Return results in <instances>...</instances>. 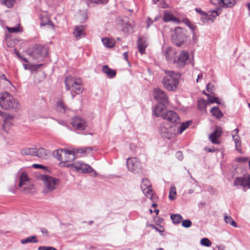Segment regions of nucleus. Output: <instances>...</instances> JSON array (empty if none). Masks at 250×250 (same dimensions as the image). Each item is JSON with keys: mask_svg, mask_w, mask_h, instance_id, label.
Segmentation results:
<instances>
[{"mask_svg": "<svg viewBox=\"0 0 250 250\" xmlns=\"http://www.w3.org/2000/svg\"><path fill=\"white\" fill-rule=\"evenodd\" d=\"M36 178L42 182V192L44 194L51 193L57 188L60 182V179L46 174L40 173L36 176Z\"/></svg>", "mask_w": 250, "mask_h": 250, "instance_id": "f257e3e1", "label": "nucleus"}, {"mask_svg": "<svg viewBox=\"0 0 250 250\" xmlns=\"http://www.w3.org/2000/svg\"><path fill=\"white\" fill-rule=\"evenodd\" d=\"M166 75L162 83L164 87L168 91H175L178 88L181 74L173 71L165 70Z\"/></svg>", "mask_w": 250, "mask_h": 250, "instance_id": "f03ea898", "label": "nucleus"}, {"mask_svg": "<svg viewBox=\"0 0 250 250\" xmlns=\"http://www.w3.org/2000/svg\"><path fill=\"white\" fill-rule=\"evenodd\" d=\"M16 182L18 187L21 191L29 193L35 191V187L32 178L28 175V173H18Z\"/></svg>", "mask_w": 250, "mask_h": 250, "instance_id": "7ed1b4c3", "label": "nucleus"}, {"mask_svg": "<svg viewBox=\"0 0 250 250\" xmlns=\"http://www.w3.org/2000/svg\"><path fill=\"white\" fill-rule=\"evenodd\" d=\"M0 106L5 110L19 109L20 108L19 101L7 92L0 93Z\"/></svg>", "mask_w": 250, "mask_h": 250, "instance_id": "20e7f679", "label": "nucleus"}, {"mask_svg": "<svg viewBox=\"0 0 250 250\" xmlns=\"http://www.w3.org/2000/svg\"><path fill=\"white\" fill-rule=\"evenodd\" d=\"M154 114L157 117H162L163 119L166 120L171 123H179L180 119L178 114L171 110L166 111L165 107L157 105L153 110Z\"/></svg>", "mask_w": 250, "mask_h": 250, "instance_id": "39448f33", "label": "nucleus"}, {"mask_svg": "<svg viewBox=\"0 0 250 250\" xmlns=\"http://www.w3.org/2000/svg\"><path fill=\"white\" fill-rule=\"evenodd\" d=\"M65 84L67 90H70L72 99L74 98L75 96L73 93L77 94L81 93L83 88L82 86V81L81 79H77L71 76H67L65 78Z\"/></svg>", "mask_w": 250, "mask_h": 250, "instance_id": "423d86ee", "label": "nucleus"}, {"mask_svg": "<svg viewBox=\"0 0 250 250\" xmlns=\"http://www.w3.org/2000/svg\"><path fill=\"white\" fill-rule=\"evenodd\" d=\"M69 162L62 160L58 164V166L61 167L68 168L72 171L81 170L82 172H94V169L90 166L82 162H77L74 164H70Z\"/></svg>", "mask_w": 250, "mask_h": 250, "instance_id": "0eeeda50", "label": "nucleus"}, {"mask_svg": "<svg viewBox=\"0 0 250 250\" xmlns=\"http://www.w3.org/2000/svg\"><path fill=\"white\" fill-rule=\"evenodd\" d=\"M171 38L173 43L178 47L184 45L188 41V37L184 31L179 27H176L172 32Z\"/></svg>", "mask_w": 250, "mask_h": 250, "instance_id": "6e6552de", "label": "nucleus"}, {"mask_svg": "<svg viewBox=\"0 0 250 250\" xmlns=\"http://www.w3.org/2000/svg\"><path fill=\"white\" fill-rule=\"evenodd\" d=\"M159 133L163 138L170 139L176 134V130L174 127L168 123H162L159 127Z\"/></svg>", "mask_w": 250, "mask_h": 250, "instance_id": "1a4fd4ad", "label": "nucleus"}, {"mask_svg": "<svg viewBox=\"0 0 250 250\" xmlns=\"http://www.w3.org/2000/svg\"><path fill=\"white\" fill-rule=\"evenodd\" d=\"M141 188L145 195L150 199L152 202H154L156 194L153 193L152 189L151 184L147 178H144L142 180Z\"/></svg>", "mask_w": 250, "mask_h": 250, "instance_id": "9d476101", "label": "nucleus"}, {"mask_svg": "<svg viewBox=\"0 0 250 250\" xmlns=\"http://www.w3.org/2000/svg\"><path fill=\"white\" fill-rule=\"evenodd\" d=\"M153 95L155 99L159 103L158 105L165 107L168 104V97L166 92L163 90L159 88H155L153 91Z\"/></svg>", "mask_w": 250, "mask_h": 250, "instance_id": "9b49d317", "label": "nucleus"}, {"mask_svg": "<svg viewBox=\"0 0 250 250\" xmlns=\"http://www.w3.org/2000/svg\"><path fill=\"white\" fill-rule=\"evenodd\" d=\"M48 51L47 47L38 44L33 47L32 50L29 52V55L33 59L37 60L45 57L48 54Z\"/></svg>", "mask_w": 250, "mask_h": 250, "instance_id": "f8f14e48", "label": "nucleus"}, {"mask_svg": "<svg viewBox=\"0 0 250 250\" xmlns=\"http://www.w3.org/2000/svg\"><path fill=\"white\" fill-rule=\"evenodd\" d=\"M70 124L76 129L83 130L85 129L86 123L85 121L79 116H75L72 118Z\"/></svg>", "mask_w": 250, "mask_h": 250, "instance_id": "ddd939ff", "label": "nucleus"}, {"mask_svg": "<svg viewBox=\"0 0 250 250\" xmlns=\"http://www.w3.org/2000/svg\"><path fill=\"white\" fill-rule=\"evenodd\" d=\"M126 166L128 170L131 172L139 170L141 169V162L137 158H128L126 160Z\"/></svg>", "mask_w": 250, "mask_h": 250, "instance_id": "4468645a", "label": "nucleus"}, {"mask_svg": "<svg viewBox=\"0 0 250 250\" xmlns=\"http://www.w3.org/2000/svg\"><path fill=\"white\" fill-rule=\"evenodd\" d=\"M195 11L203 16L202 20L203 22H205V21H213L214 18L216 17L219 15L218 12L216 10L205 12L203 11L201 8H196Z\"/></svg>", "mask_w": 250, "mask_h": 250, "instance_id": "2eb2a0df", "label": "nucleus"}, {"mask_svg": "<svg viewBox=\"0 0 250 250\" xmlns=\"http://www.w3.org/2000/svg\"><path fill=\"white\" fill-rule=\"evenodd\" d=\"M163 53L168 62L174 63L176 58V51L175 48L171 47H167L163 49Z\"/></svg>", "mask_w": 250, "mask_h": 250, "instance_id": "dca6fc26", "label": "nucleus"}, {"mask_svg": "<svg viewBox=\"0 0 250 250\" xmlns=\"http://www.w3.org/2000/svg\"><path fill=\"white\" fill-rule=\"evenodd\" d=\"M234 185L243 188L247 187L250 188V177L245 176L243 177H237L234 181Z\"/></svg>", "mask_w": 250, "mask_h": 250, "instance_id": "f3484780", "label": "nucleus"}, {"mask_svg": "<svg viewBox=\"0 0 250 250\" xmlns=\"http://www.w3.org/2000/svg\"><path fill=\"white\" fill-rule=\"evenodd\" d=\"M189 54L187 51H183L178 55V58H176L174 63H176L180 67H184L189 59Z\"/></svg>", "mask_w": 250, "mask_h": 250, "instance_id": "a211bd4d", "label": "nucleus"}, {"mask_svg": "<svg viewBox=\"0 0 250 250\" xmlns=\"http://www.w3.org/2000/svg\"><path fill=\"white\" fill-rule=\"evenodd\" d=\"M148 45L147 39L145 37H139L137 41V47L141 54L145 53L146 47Z\"/></svg>", "mask_w": 250, "mask_h": 250, "instance_id": "6ab92c4d", "label": "nucleus"}, {"mask_svg": "<svg viewBox=\"0 0 250 250\" xmlns=\"http://www.w3.org/2000/svg\"><path fill=\"white\" fill-rule=\"evenodd\" d=\"M63 160L64 161L71 162L73 161L76 158L74 149L71 150L63 149Z\"/></svg>", "mask_w": 250, "mask_h": 250, "instance_id": "aec40b11", "label": "nucleus"}, {"mask_svg": "<svg viewBox=\"0 0 250 250\" xmlns=\"http://www.w3.org/2000/svg\"><path fill=\"white\" fill-rule=\"evenodd\" d=\"M163 20L165 22L172 21L177 23L180 22L179 19L174 17L171 12L167 10L164 12Z\"/></svg>", "mask_w": 250, "mask_h": 250, "instance_id": "412c9836", "label": "nucleus"}, {"mask_svg": "<svg viewBox=\"0 0 250 250\" xmlns=\"http://www.w3.org/2000/svg\"><path fill=\"white\" fill-rule=\"evenodd\" d=\"M57 110L62 113L69 114L71 111V109L68 108L62 101H59L56 104Z\"/></svg>", "mask_w": 250, "mask_h": 250, "instance_id": "4be33fe9", "label": "nucleus"}, {"mask_svg": "<svg viewBox=\"0 0 250 250\" xmlns=\"http://www.w3.org/2000/svg\"><path fill=\"white\" fill-rule=\"evenodd\" d=\"M221 129L219 127H217L216 129L210 134L209 138L213 144H219V142L217 140V138L221 136Z\"/></svg>", "mask_w": 250, "mask_h": 250, "instance_id": "5701e85b", "label": "nucleus"}, {"mask_svg": "<svg viewBox=\"0 0 250 250\" xmlns=\"http://www.w3.org/2000/svg\"><path fill=\"white\" fill-rule=\"evenodd\" d=\"M84 28L83 26L80 25L75 27L73 31V35L77 40H79L84 36Z\"/></svg>", "mask_w": 250, "mask_h": 250, "instance_id": "b1692460", "label": "nucleus"}, {"mask_svg": "<svg viewBox=\"0 0 250 250\" xmlns=\"http://www.w3.org/2000/svg\"><path fill=\"white\" fill-rule=\"evenodd\" d=\"M102 71L109 78H113L116 76L115 70L110 68L107 65H104L103 66Z\"/></svg>", "mask_w": 250, "mask_h": 250, "instance_id": "393cba45", "label": "nucleus"}, {"mask_svg": "<svg viewBox=\"0 0 250 250\" xmlns=\"http://www.w3.org/2000/svg\"><path fill=\"white\" fill-rule=\"evenodd\" d=\"M74 149L75 155L77 153L88 155L90 153L92 150H93V148L91 147H85Z\"/></svg>", "mask_w": 250, "mask_h": 250, "instance_id": "a878e982", "label": "nucleus"}, {"mask_svg": "<svg viewBox=\"0 0 250 250\" xmlns=\"http://www.w3.org/2000/svg\"><path fill=\"white\" fill-rule=\"evenodd\" d=\"M36 153V148H24L21 150V153L22 155L35 156Z\"/></svg>", "mask_w": 250, "mask_h": 250, "instance_id": "bb28decb", "label": "nucleus"}, {"mask_svg": "<svg viewBox=\"0 0 250 250\" xmlns=\"http://www.w3.org/2000/svg\"><path fill=\"white\" fill-rule=\"evenodd\" d=\"M210 111L212 116L217 119H220L223 116V113L217 106L212 107Z\"/></svg>", "mask_w": 250, "mask_h": 250, "instance_id": "cd10ccee", "label": "nucleus"}, {"mask_svg": "<svg viewBox=\"0 0 250 250\" xmlns=\"http://www.w3.org/2000/svg\"><path fill=\"white\" fill-rule=\"evenodd\" d=\"M48 151L44 148H41L39 149L36 148V153L35 156L42 159H44L48 155Z\"/></svg>", "mask_w": 250, "mask_h": 250, "instance_id": "c85d7f7f", "label": "nucleus"}, {"mask_svg": "<svg viewBox=\"0 0 250 250\" xmlns=\"http://www.w3.org/2000/svg\"><path fill=\"white\" fill-rule=\"evenodd\" d=\"M208 104L207 101L204 99H200L198 101L197 107L201 111H206L207 106Z\"/></svg>", "mask_w": 250, "mask_h": 250, "instance_id": "c756f323", "label": "nucleus"}, {"mask_svg": "<svg viewBox=\"0 0 250 250\" xmlns=\"http://www.w3.org/2000/svg\"><path fill=\"white\" fill-rule=\"evenodd\" d=\"M104 45L108 48H112L114 46L115 41L108 38H105L102 39Z\"/></svg>", "mask_w": 250, "mask_h": 250, "instance_id": "7c9ffc66", "label": "nucleus"}, {"mask_svg": "<svg viewBox=\"0 0 250 250\" xmlns=\"http://www.w3.org/2000/svg\"><path fill=\"white\" fill-rule=\"evenodd\" d=\"M191 122L189 121L182 123L181 125L180 126L177 128L176 134H181L185 130H186L188 127L189 125H190V124H191Z\"/></svg>", "mask_w": 250, "mask_h": 250, "instance_id": "2f4dec72", "label": "nucleus"}, {"mask_svg": "<svg viewBox=\"0 0 250 250\" xmlns=\"http://www.w3.org/2000/svg\"><path fill=\"white\" fill-rule=\"evenodd\" d=\"M38 242V240L37 237L34 235L30 236L21 241V243L22 244H25L28 243H37Z\"/></svg>", "mask_w": 250, "mask_h": 250, "instance_id": "473e14b6", "label": "nucleus"}, {"mask_svg": "<svg viewBox=\"0 0 250 250\" xmlns=\"http://www.w3.org/2000/svg\"><path fill=\"white\" fill-rule=\"evenodd\" d=\"M63 149H59L55 150L53 153V155L58 160L62 161L63 160Z\"/></svg>", "mask_w": 250, "mask_h": 250, "instance_id": "72a5a7b5", "label": "nucleus"}, {"mask_svg": "<svg viewBox=\"0 0 250 250\" xmlns=\"http://www.w3.org/2000/svg\"><path fill=\"white\" fill-rule=\"evenodd\" d=\"M170 218L175 224H179L183 219L182 216L179 214H172L170 215Z\"/></svg>", "mask_w": 250, "mask_h": 250, "instance_id": "f704fd0d", "label": "nucleus"}, {"mask_svg": "<svg viewBox=\"0 0 250 250\" xmlns=\"http://www.w3.org/2000/svg\"><path fill=\"white\" fill-rule=\"evenodd\" d=\"M224 221L226 223L229 224L231 226L236 228L237 227V224L236 222L233 220V219L231 218L230 216H228L226 214L224 216Z\"/></svg>", "mask_w": 250, "mask_h": 250, "instance_id": "c9c22d12", "label": "nucleus"}, {"mask_svg": "<svg viewBox=\"0 0 250 250\" xmlns=\"http://www.w3.org/2000/svg\"><path fill=\"white\" fill-rule=\"evenodd\" d=\"M232 138L235 143V146L236 149L238 151H241V142L240 139V137L236 136Z\"/></svg>", "mask_w": 250, "mask_h": 250, "instance_id": "e433bc0d", "label": "nucleus"}, {"mask_svg": "<svg viewBox=\"0 0 250 250\" xmlns=\"http://www.w3.org/2000/svg\"><path fill=\"white\" fill-rule=\"evenodd\" d=\"M210 1L213 5H223L224 7H229L227 4V2L225 1V0H210Z\"/></svg>", "mask_w": 250, "mask_h": 250, "instance_id": "4c0bfd02", "label": "nucleus"}, {"mask_svg": "<svg viewBox=\"0 0 250 250\" xmlns=\"http://www.w3.org/2000/svg\"><path fill=\"white\" fill-rule=\"evenodd\" d=\"M31 168H34L35 169H42L43 171L46 172H50L51 170L48 168V167L44 166L41 164H34L31 165Z\"/></svg>", "mask_w": 250, "mask_h": 250, "instance_id": "58836bf2", "label": "nucleus"}, {"mask_svg": "<svg viewBox=\"0 0 250 250\" xmlns=\"http://www.w3.org/2000/svg\"><path fill=\"white\" fill-rule=\"evenodd\" d=\"M176 195V188L174 186H171L169 189V199L170 200H173Z\"/></svg>", "mask_w": 250, "mask_h": 250, "instance_id": "ea45409f", "label": "nucleus"}, {"mask_svg": "<svg viewBox=\"0 0 250 250\" xmlns=\"http://www.w3.org/2000/svg\"><path fill=\"white\" fill-rule=\"evenodd\" d=\"M182 21L187 25L188 26L191 30L194 31L196 29V26L193 24H192L190 21L186 18L182 20Z\"/></svg>", "mask_w": 250, "mask_h": 250, "instance_id": "a19ab883", "label": "nucleus"}, {"mask_svg": "<svg viewBox=\"0 0 250 250\" xmlns=\"http://www.w3.org/2000/svg\"><path fill=\"white\" fill-rule=\"evenodd\" d=\"M1 2L3 5H5L8 8H11L12 7L15 2V0H0Z\"/></svg>", "mask_w": 250, "mask_h": 250, "instance_id": "79ce46f5", "label": "nucleus"}, {"mask_svg": "<svg viewBox=\"0 0 250 250\" xmlns=\"http://www.w3.org/2000/svg\"><path fill=\"white\" fill-rule=\"evenodd\" d=\"M207 101L208 103V104H213L214 103L218 104H220V103L217 97L211 96L210 95H209V97H208Z\"/></svg>", "mask_w": 250, "mask_h": 250, "instance_id": "37998d69", "label": "nucleus"}, {"mask_svg": "<svg viewBox=\"0 0 250 250\" xmlns=\"http://www.w3.org/2000/svg\"><path fill=\"white\" fill-rule=\"evenodd\" d=\"M201 245L207 246V247H209L211 245V242L210 241L206 238H204L201 239Z\"/></svg>", "mask_w": 250, "mask_h": 250, "instance_id": "c03bdc74", "label": "nucleus"}, {"mask_svg": "<svg viewBox=\"0 0 250 250\" xmlns=\"http://www.w3.org/2000/svg\"><path fill=\"white\" fill-rule=\"evenodd\" d=\"M192 223L190 220L188 219L182 221V226L186 228H188L191 227Z\"/></svg>", "mask_w": 250, "mask_h": 250, "instance_id": "a18cd8bd", "label": "nucleus"}, {"mask_svg": "<svg viewBox=\"0 0 250 250\" xmlns=\"http://www.w3.org/2000/svg\"><path fill=\"white\" fill-rule=\"evenodd\" d=\"M51 23L52 22L47 17L45 18L44 20L43 18L41 19V25L44 26L47 24H51Z\"/></svg>", "mask_w": 250, "mask_h": 250, "instance_id": "49530a36", "label": "nucleus"}, {"mask_svg": "<svg viewBox=\"0 0 250 250\" xmlns=\"http://www.w3.org/2000/svg\"><path fill=\"white\" fill-rule=\"evenodd\" d=\"M7 30L10 33H17L21 31V29L19 27H7Z\"/></svg>", "mask_w": 250, "mask_h": 250, "instance_id": "de8ad7c7", "label": "nucleus"}, {"mask_svg": "<svg viewBox=\"0 0 250 250\" xmlns=\"http://www.w3.org/2000/svg\"><path fill=\"white\" fill-rule=\"evenodd\" d=\"M31 165L30 166H25L23 167H22L20 171L21 172H26V171H31Z\"/></svg>", "mask_w": 250, "mask_h": 250, "instance_id": "09e8293b", "label": "nucleus"}, {"mask_svg": "<svg viewBox=\"0 0 250 250\" xmlns=\"http://www.w3.org/2000/svg\"><path fill=\"white\" fill-rule=\"evenodd\" d=\"M91 3H95L96 4H104L107 2L108 0H89Z\"/></svg>", "mask_w": 250, "mask_h": 250, "instance_id": "8fccbe9b", "label": "nucleus"}, {"mask_svg": "<svg viewBox=\"0 0 250 250\" xmlns=\"http://www.w3.org/2000/svg\"><path fill=\"white\" fill-rule=\"evenodd\" d=\"M237 0H225L227 2L229 7H231L235 4Z\"/></svg>", "mask_w": 250, "mask_h": 250, "instance_id": "3c124183", "label": "nucleus"}, {"mask_svg": "<svg viewBox=\"0 0 250 250\" xmlns=\"http://www.w3.org/2000/svg\"><path fill=\"white\" fill-rule=\"evenodd\" d=\"M39 250H57L54 247H40L39 248Z\"/></svg>", "mask_w": 250, "mask_h": 250, "instance_id": "603ef678", "label": "nucleus"}, {"mask_svg": "<svg viewBox=\"0 0 250 250\" xmlns=\"http://www.w3.org/2000/svg\"><path fill=\"white\" fill-rule=\"evenodd\" d=\"M176 156L179 160H182L183 159V153L181 151H177L176 153Z\"/></svg>", "mask_w": 250, "mask_h": 250, "instance_id": "864d4df0", "label": "nucleus"}, {"mask_svg": "<svg viewBox=\"0 0 250 250\" xmlns=\"http://www.w3.org/2000/svg\"><path fill=\"white\" fill-rule=\"evenodd\" d=\"M40 230L43 234L45 235L46 236H49V232H48V231L47 230V229H46L44 228H41L40 229Z\"/></svg>", "mask_w": 250, "mask_h": 250, "instance_id": "5fc2aeb1", "label": "nucleus"}, {"mask_svg": "<svg viewBox=\"0 0 250 250\" xmlns=\"http://www.w3.org/2000/svg\"><path fill=\"white\" fill-rule=\"evenodd\" d=\"M238 133H239L238 128H236L234 130H233L231 133L232 137L233 138L236 136H239L238 135Z\"/></svg>", "mask_w": 250, "mask_h": 250, "instance_id": "6e6d98bb", "label": "nucleus"}, {"mask_svg": "<svg viewBox=\"0 0 250 250\" xmlns=\"http://www.w3.org/2000/svg\"><path fill=\"white\" fill-rule=\"evenodd\" d=\"M153 21H152L150 18H149V17L147 18V19H146V23L147 24L146 28H148L150 26V25L152 24Z\"/></svg>", "mask_w": 250, "mask_h": 250, "instance_id": "4d7b16f0", "label": "nucleus"}, {"mask_svg": "<svg viewBox=\"0 0 250 250\" xmlns=\"http://www.w3.org/2000/svg\"><path fill=\"white\" fill-rule=\"evenodd\" d=\"M213 86L211 85L210 83H208L206 86V89L208 92L212 91L213 89Z\"/></svg>", "mask_w": 250, "mask_h": 250, "instance_id": "13d9d810", "label": "nucleus"}, {"mask_svg": "<svg viewBox=\"0 0 250 250\" xmlns=\"http://www.w3.org/2000/svg\"><path fill=\"white\" fill-rule=\"evenodd\" d=\"M123 56H124V59L125 60V61H126L127 62H128V59H127L128 53L127 52H124L123 53Z\"/></svg>", "mask_w": 250, "mask_h": 250, "instance_id": "bf43d9fd", "label": "nucleus"}, {"mask_svg": "<svg viewBox=\"0 0 250 250\" xmlns=\"http://www.w3.org/2000/svg\"><path fill=\"white\" fill-rule=\"evenodd\" d=\"M16 189H17V188L14 187V188H9V191H11L13 193H15Z\"/></svg>", "mask_w": 250, "mask_h": 250, "instance_id": "052dcab7", "label": "nucleus"}, {"mask_svg": "<svg viewBox=\"0 0 250 250\" xmlns=\"http://www.w3.org/2000/svg\"><path fill=\"white\" fill-rule=\"evenodd\" d=\"M238 160L242 162H246L248 160V158H240Z\"/></svg>", "mask_w": 250, "mask_h": 250, "instance_id": "680f3d73", "label": "nucleus"}, {"mask_svg": "<svg viewBox=\"0 0 250 250\" xmlns=\"http://www.w3.org/2000/svg\"><path fill=\"white\" fill-rule=\"evenodd\" d=\"M0 77H1V79H3V80H5V81H8L9 83H10V81H9L7 79V78H6V76H5V75L4 74H2V75L0 76Z\"/></svg>", "mask_w": 250, "mask_h": 250, "instance_id": "e2e57ef3", "label": "nucleus"}, {"mask_svg": "<svg viewBox=\"0 0 250 250\" xmlns=\"http://www.w3.org/2000/svg\"><path fill=\"white\" fill-rule=\"evenodd\" d=\"M58 122L59 124L62 125H66V123L64 121H62V120H61V121H58Z\"/></svg>", "mask_w": 250, "mask_h": 250, "instance_id": "0e129e2a", "label": "nucleus"}, {"mask_svg": "<svg viewBox=\"0 0 250 250\" xmlns=\"http://www.w3.org/2000/svg\"><path fill=\"white\" fill-rule=\"evenodd\" d=\"M91 176L93 177H98L100 175L98 173H92V175Z\"/></svg>", "mask_w": 250, "mask_h": 250, "instance_id": "69168bd1", "label": "nucleus"}, {"mask_svg": "<svg viewBox=\"0 0 250 250\" xmlns=\"http://www.w3.org/2000/svg\"><path fill=\"white\" fill-rule=\"evenodd\" d=\"M202 77H203V74L201 73L198 75V77L196 80L197 82H198V80L202 78Z\"/></svg>", "mask_w": 250, "mask_h": 250, "instance_id": "338daca9", "label": "nucleus"}, {"mask_svg": "<svg viewBox=\"0 0 250 250\" xmlns=\"http://www.w3.org/2000/svg\"><path fill=\"white\" fill-rule=\"evenodd\" d=\"M157 198V196H156V197L154 198L155 201L153 202L154 203L152 204V207H155L157 206V205L155 203L156 202V199Z\"/></svg>", "mask_w": 250, "mask_h": 250, "instance_id": "774afa93", "label": "nucleus"}]
</instances>
